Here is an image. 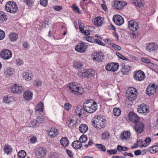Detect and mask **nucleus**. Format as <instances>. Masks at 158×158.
<instances>
[{"label": "nucleus", "instance_id": "5fc2aeb1", "mask_svg": "<svg viewBox=\"0 0 158 158\" xmlns=\"http://www.w3.org/2000/svg\"><path fill=\"white\" fill-rule=\"evenodd\" d=\"M112 47L115 50L117 51L120 50L121 49V47L117 45L114 44H112Z\"/></svg>", "mask_w": 158, "mask_h": 158}, {"label": "nucleus", "instance_id": "9d476101", "mask_svg": "<svg viewBox=\"0 0 158 158\" xmlns=\"http://www.w3.org/2000/svg\"><path fill=\"white\" fill-rule=\"evenodd\" d=\"M12 55L11 52L8 49H3L0 52V56L3 60L9 59L11 57Z\"/></svg>", "mask_w": 158, "mask_h": 158}, {"label": "nucleus", "instance_id": "6e6d98bb", "mask_svg": "<svg viewBox=\"0 0 158 158\" xmlns=\"http://www.w3.org/2000/svg\"><path fill=\"white\" fill-rule=\"evenodd\" d=\"M43 118L42 116L38 117L37 118V119L36 120L37 121V123H38L39 127V126L40 123H42L43 122Z\"/></svg>", "mask_w": 158, "mask_h": 158}, {"label": "nucleus", "instance_id": "603ef678", "mask_svg": "<svg viewBox=\"0 0 158 158\" xmlns=\"http://www.w3.org/2000/svg\"><path fill=\"white\" fill-rule=\"evenodd\" d=\"M117 150L116 149H110L107 150L108 154L110 155L116 154L117 152Z\"/></svg>", "mask_w": 158, "mask_h": 158}, {"label": "nucleus", "instance_id": "a19ab883", "mask_svg": "<svg viewBox=\"0 0 158 158\" xmlns=\"http://www.w3.org/2000/svg\"><path fill=\"white\" fill-rule=\"evenodd\" d=\"M121 111L118 108H115L113 110V114L116 116H118L121 114Z\"/></svg>", "mask_w": 158, "mask_h": 158}, {"label": "nucleus", "instance_id": "2eb2a0df", "mask_svg": "<svg viewBox=\"0 0 158 158\" xmlns=\"http://www.w3.org/2000/svg\"><path fill=\"white\" fill-rule=\"evenodd\" d=\"M114 4L113 6L114 8L117 10H121L122 9L124 6L127 5V3L125 2L118 1L115 0L113 1Z\"/></svg>", "mask_w": 158, "mask_h": 158}, {"label": "nucleus", "instance_id": "473e14b6", "mask_svg": "<svg viewBox=\"0 0 158 158\" xmlns=\"http://www.w3.org/2000/svg\"><path fill=\"white\" fill-rule=\"evenodd\" d=\"M61 144L64 147H67L69 144V141L66 137L62 138L60 140Z\"/></svg>", "mask_w": 158, "mask_h": 158}, {"label": "nucleus", "instance_id": "cd10ccee", "mask_svg": "<svg viewBox=\"0 0 158 158\" xmlns=\"http://www.w3.org/2000/svg\"><path fill=\"white\" fill-rule=\"evenodd\" d=\"M88 129L87 126L85 124H81L79 126V131L82 133H86Z\"/></svg>", "mask_w": 158, "mask_h": 158}, {"label": "nucleus", "instance_id": "b1692460", "mask_svg": "<svg viewBox=\"0 0 158 158\" xmlns=\"http://www.w3.org/2000/svg\"><path fill=\"white\" fill-rule=\"evenodd\" d=\"M102 19L100 17H97L92 20L93 23L96 27L100 26L102 25L103 22Z\"/></svg>", "mask_w": 158, "mask_h": 158}, {"label": "nucleus", "instance_id": "1a4fd4ad", "mask_svg": "<svg viewBox=\"0 0 158 158\" xmlns=\"http://www.w3.org/2000/svg\"><path fill=\"white\" fill-rule=\"evenodd\" d=\"M144 124L139 121L135 123L134 129L136 132L141 134L142 133L144 128Z\"/></svg>", "mask_w": 158, "mask_h": 158}, {"label": "nucleus", "instance_id": "bf43d9fd", "mask_svg": "<svg viewBox=\"0 0 158 158\" xmlns=\"http://www.w3.org/2000/svg\"><path fill=\"white\" fill-rule=\"evenodd\" d=\"M23 46L26 50L28 49L30 46L29 44L27 42H24L23 43Z\"/></svg>", "mask_w": 158, "mask_h": 158}, {"label": "nucleus", "instance_id": "f257e3e1", "mask_svg": "<svg viewBox=\"0 0 158 158\" xmlns=\"http://www.w3.org/2000/svg\"><path fill=\"white\" fill-rule=\"evenodd\" d=\"M92 122V125L99 129L104 128L106 126V120L102 116H98L95 119L93 120Z\"/></svg>", "mask_w": 158, "mask_h": 158}, {"label": "nucleus", "instance_id": "a18cd8bd", "mask_svg": "<svg viewBox=\"0 0 158 158\" xmlns=\"http://www.w3.org/2000/svg\"><path fill=\"white\" fill-rule=\"evenodd\" d=\"M83 38L86 40L91 43H94V42L95 41V39L92 36H84V37Z\"/></svg>", "mask_w": 158, "mask_h": 158}, {"label": "nucleus", "instance_id": "bb28decb", "mask_svg": "<svg viewBox=\"0 0 158 158\" xmlns=\"http://www.w3.org/2000/svg\"><path fill=\"white\" fill-rule=\"evenodd\" d=\"M23 76L25 80L29 81L32 78L33 75L32 73L29 72L28 70H27L24 73Z\"/></svg>", "mask_w": 158, "mask_h": 158}, {"label": "nucleus", "instance_id": "58836bf2", "mask_svg": "<svg viewBox=\"0 0 158 158\" xmlns=\"http://www.w3.org/2000/svg\"><path fill=\"white\" fill-rule=\"evenodd\" d=\"M12 97L10 96H9L8 95L5 96L3 98V102L7 103H9L11 102L13 100Z\"/></svg>", "mask_w": 158, "mask_h": 158}, {"label": "nucleus", "instance_id": "72a5a7b5", "mask_svg": "<svg viewBox=\"0 0 158 158\" xmlns=\"http://www.w3.org/2000/svg\"><path fill=\"white\" fill-rule=\"evenodd\" d=\"M66 123L67 126L71 129L74 128L76 127V124L74 123V120L73 119H69V120H68Z\"/></svg>", "mask_w": 158, "mask_h": 158}, {"label": "nucleus", "instance_id": "7ed1b4c3", "mask_svg": "<svg viewBox=\"0 0 158 158\" xmlns=\"http://www.w3.org/2000/svg\"><path fill=\"white\" fill-rule=\"evenodd\" d=\"M6 10L10 13H16L18 10V6L15 2L14 1H9L7 2L5 6Z\"/></svg>", "mask_w": 158, "mask_h": 158}, {"label": "nucleus", "instance_id": "c03bdc74", "mask_svg": "<svg viewBox=\"0 0 158 158\" xmlns=\"http://www.w3.org/2000/svg\"><path fill=\"white\" fill-rule=\"evenodd\" d=\"M95 146L98 148L102 152H105L106 151L105 146L102 144H96Z\"/></svg>", "mask_w": 158, "mask_h": 158}, {"label": "nucleus", "instance_id": "6ab92c4d", "mask_svg": "<svg viewBox=\"0 0 158 158\" xmlns=\"http://www.w3.org/2000/svg\"><path fill=\"white\" fill-rule=\"evenodd\" d=\"M23 88L21 86L16 84H15L12 85L11 90V92L14 93L20 94L22 92Z\"/></svg>", "mask_w": 158, "mask_h": 158}, {"label": "nucleus", "instance_id": "5701e85b", "mask_svg": "<svg viewBox=\"0 0 158 158\" xmlns=\"http://www.w3.org/2000/svg\"><path fill=\"white\" fill-rule=\"evenodd\" d=\"M33 93L30 90H27L23 94V98L26 100L29 101L32 100Z\"/></svg>", "mask_w": 158, "mask_h": 158}, {"label": "nucleus", "instance_id": "680f3d73", "mask_svg": "<svg viewBox=\"0 0 158 158\" xmlns=\"http://www.w3.org/2000/svg\"><path fill=\"white\" fill-rule=\"evenodd\" d=\"M71 105L69 103H66L64 105V108L66 110H69L71 108Z\"/></svg>", "mask_w": 158, "mask_h": 158}, {"label": "nucleus", "instance_id": "9b49d317", "mask_svg": "<svg viewBox=\"0 0 158 158\" xmlns=\"http://www.w3.org/2000/svg\"><path fill=\"white\" fill-rule=\"evenodd\" d=\"M133 76L134 79L138 81L143 80L145 77L144 73L141 70L135 72Z\"/></svg>", "mask_w": 158, "mask_h": 158}, {"label": "nucleus", "instance_id": "e2e57ef3", "mask_svg": "<svg viewBox=\"0 0 158 158\" xmlns=\"http://www.w3.org/2000/svg\"><path fill=\"white\" fill-rule=\"evenodd\" d=\"M53 8L56 11H59L62 9V6H54L53 7Z\"/></svg>", "mask_w": 158, "mask_h": 158}, {"label": "nucleus", "instance_id": "3c124183", "mask_svg": "<svg viewBox=\"0 0 158 158\" xmlns=\"http://www.w3.org/2000/svg\"><path fill=\"white\" fill-rule=\"evenodd\" d=\"M72 8L74 11L78 13V14H81V13L80 12V9L78 8V6H75L74 5L72 6Z\"/></svg>", "mask_w": 158, "mask_h": 158}, {"label": "nucleus", "instance_id": "dca6fc26", "mask_svg": "<svg viewBox=\"0 0 158 158\" xmlns=\"http://www.w3.org/2000/svg\"><path fill=\"white\" fill-rule=\"evenodd\" d=\"M113 20L115 24L118 26H121L123 24L124 20L122 16L119 15H114L113 18Z\"/></svg>", "mask_w": 158, "mask_h": 158}, {"label": "nucleus", "instance_id": "e433bc0d", "mask_svg": "<svg viewBox=\"0 0 158 158\" xmlns=\"http://www.w3.org/2000/svg\"><path fill=\"white\" fill-rule=\"evenodd\" d=\"M131 135V133L130 132L128 131H124L123 133L121 135L122 138L123 139H127L129 138Z\"/></svg>", "mask_w": 158, "mask_h": 158}, {"label": "nucleus", "instance_id": "412c9836", "mask_svg": "<svg viewBox=\"0 0 158 158\" xmlns=\"http://www.w3.org/2000/svg\"><path fill=\"white\" fill-rule=\"evenodd\" d=\"M93 55L94 60L97 61L98 62H101L103 59L104 56L101 52H95Z\"/></svg>", "mask_w": 158, "mask_h": 158}, {"label": "nucleus", "instance_id": "f3484780", "mask_svg": "<svg viewBox=\"0 0 158 158\" xmlns=\"http://www.w3.org/2000/svg\"><path fill=\"white\" fill-rule=\"evenodd\" d=\"M128 25L130 30L133 32L137 31L139 27L138 23L134 20H132L129 21Z\"/></svg>", "mask_w": 158, "mask_h": 158}, {"label": "nucleus", "instance_id": "4d7b16f0", "mask_svg": "<svg viewBox=\"0 0 158 158\" xmlns=\"http://www.w3.org/2000/svg\"><path fill=\"white\" fill-rule=\"evenodd\" d=\"M16 64L18 66H21L23 64V62L20 59H17L16 60Z\"/></svg>", "mask_w": 158, "mask_h": 158}, {"label": "nucleus", "instance_id": "4468645a", "mask_svg": "<svg viewBox=\"0 0 158 158\" xmlns=\"http://www.w3.org/2000/svg\"><path fill=\"white\" fill-rule=\"evenodd\" d=\"M149 111V110L148 107L144 103H142L138 106L137 112L139 113L145 115L146 114L148 113Z\"/></svg>", "mask_w": 158, "mask_h": 158}, {"label": "nucleus", "instance_id": "de8ad7c7", "mask_svg": "<svg viewBox=\"0 0 158 158\" xmlns=\"http://www.w3.org/2000/svg\"><path fill=\"white\" fill-rule=\"evenodd\" d=\"M23 1L29 7H31L33 5L34 2L32 0H23Z\"/></svg>", "mask_w": 158, "mask_h": 158}, {"label": "nucleus", "instance_id": "c756f323", "mask_svg": "<svg viewBox=\"0 0 158 158\" xmlns=\"http://www.w3.org/2000/svg\"><path fill=\"white\" fill-rule=\"evenodd\" d=\"M9 37L11 41H15L18 38V35L15 33L12 32L9 35Z\"/></svg>", "mask_w": 158, "mask_h": 158}, {"label": "nucleus", "instance_id": "0eeeda50", "mask_svg": "<svg viewBox=\"0 0 158 158\" xmlns=\"http://www.w3.org/2000/svg\"><path fill=\"white\" fill-rule=\"evenodd\" d=\"M47 133L51 139L56 138L59 134V130L55 128H51L47 131Z\"/></svg>", "mask_w": 158, "mask_h": 158}, {"label": "nucleus", "instance_id": "393cba45", "mask_svg": "<svg viewBox=\"0 0 158 158\" xmlns=\"http://www.w3.org/2000/svg\"><path fill=\"white\" fill-rule=\"evenodd\" d=\"M14 72V69L10 68H6L4 70V75L6 77L8 78L12 76Z\"/></svg>", "mask_w": 158, "mask_h": 158}, {"label": "nucleus", "instance_id": "0e129e2a", "mask_svg": "<svg viewBox=\"0 0 158 158\" xmlns=\"http://www.w3.org/2000/svg\"><path fill=\"white\" fill-rule=\"evenodd\" d=\"M30 140L31 143L34 144L37 142V139L35 136H33L30 138Z\"/></svg>", "mask_w": 158, "mask_h": 158}, {"label": "nucleus", "instance_id": "79ce46f5", "mask_svg": "<svg viewBox=\"0 0 158 158\" xmlns=\"http://www.w3.org/2000/svg\"><path fill=\"white\" fill-rule=\"evenodd\" d=\"M26 156V153L24 150H21L18 153V156L19 158H24Z\"/></svg>", "mask_w": 158, "mask_h": 158}, {"label": "nucleus", "instance_id": "ddd939ff", "mask_svg": "<svg viewBox=\"0 0 158 158\" xmlns=\"http://www.w3.org/2000/svg\"><path fill=\"white\" fill-rule=\"evenodd\" d=\"M87 48V46L85 45V44L82 42L76 45L75 49L77 52L82 53L85 52Z\"/></svg>", "mask_w": 158, "mask_h": 158}, {"label": "nucleus", "instance_id": "20e7f679", "mask_svg": "<svg viewBox=\"0 0 158 158\" xmlns=\"http://www.w3.org/2000/svg\"><path fill=\"white\" fill-rule=\"evenodd\" d=\"M69 88L71 92L75 95L81 94L84 92L83 88L79 86L78 85L75 84V83L74 82L72 84H70Z\"/></svg>", "mask_w": 158, "mask_h": 158}, {"label": "nucleus", "instance_id": "4be33fe9", "mask_svg": "<svg viewBox=\"0 0 158 158\" xmlns=\"http://www.w3.org/2000/svg\"><path fill=\"white\" fill-rule=\"evenodd\" d=\"M122 67L121 72L123 74H128L131 72V67L130 66H126L123 63H122L121 65Z\"/></svg>", "mask_w": 158, "mask_h": 158}, {"label": "nucleus", "instance_id": "864d4df0", "mask_svg": "<svg viewBox=\"0 0 158 158\" xmlns=\"http://www.w3.org/2000/svg\"><path fill=\"white\" fill-rule=\"evenodd\" d=\"M48 0H40V4L42 6L46 7L48 4Z\"/></svg>", "mask_w": 158, "mask_h": 158}, {"label": "nucleus", "instance_id": "39448f33", "mask_svg": "<svg viewBox=\"0 0 158 158\" xmlns=\"http://www.w3.org/2000/svg\"><path fill=\"white\" fill-rule=\"evenodd\" d=\"M137 90L135 88L133 87L128 88L126 92V94L129 100L132 101L136 98Z\"/></svg>", "mask_w": 158, "mask_h": 158}, {"label": "nucleus", "instance_id": "c85d7f7f", "mask_svg": "<svg viewBox=\"0 0 158 158\" xmlns=\"http://www.w3.org/2000/svg\"><path fill=\"white\" fill-rule=\"evenodd\" d=\"M7 19L6 14L3 11H0V23H4Z\"/></svg>", "mask_w": 158, "mask_h": 158}, {"label": "nucleus", "instance_id": "f8f14e48", "mask_svg": "<svg viewBox=\"0 0 158 158\" xmlns=\"http://www.w3.org/2000/svg\"><path fill=\"white\" fill-rule=\"evenodd\" d=\"M157 88L154 84L149 85L146 89V94L149 96L153 95L156 93Z\"/></svg>", "mask_w": 158, "mask_h": 158}, {"label": "nucleus", "instance_id": "a211bd4d", "mask_svg": "<svg viewBox=\"0 0 158 158\" xmlns=\"http://www.w3.org/2000/svg\"><path fill=\"white\" fill-rule=\"evenodd\" d=\"M128 116L131 122H132L135 123L139 121V116L133 112H130Z\"/></svg>", "mask_w": 158, "mask_h": 158}, {"label": "nucleus", "instance_id": "37998d69", "mask_svg": "<svg viewBox=\"0 0 158 158\" xmlns=\"http://www.w3.org/2000/svg\"><path fill=\"white\" fill-rule=\"evenodd\" d=\"M29 125L30 127L36 128L39 127V124L38 123H37V121H36V120L34 119L31 120L30 123Z\"/></svg>", "mask_w": 158, "mask_h": 158}, {"label": "nucleus", "instance_id": "c9c22d12", "mask_svg": "<svg viewBox=\"0 0 158 158\" xmlns=\"http://www.w3.org/2000/svg\"><path fill=\"white\" fill-rule=\"evenodd\" d=\"M82 64L79 61H75L74 62L73 67L76 69H81L82 68Z\"/></svg>", "mask_w": 158, "mask_h": 158}, {"label": "nucleus", "instance_id": "4c0bfd02", "mask_svg": "<svg viewBox=\"0 0 158 158\" xmlns=\"http://www.w3.org/2000/svg\"><path fill=\"white\" fill-rule=\"evenodd\" d=\"M143 0H134L133 3L137 7H140L143 6Z\"/></svg>", "mask_w": 158, "mask_h": 158}, {"label": "nucleus", "instance_id": "423d86ee", "mask_svg": "<svg viewBox=\"0 0 158 158\" xmlns=\"http://www.w3.org/2000/svg\"><path fill=\"white\" fill-rule=\"evenodd\" d=\"M95 74L94 70L89 69L84 70L83 71L80 72L78 75H81L83 77L91 78L94 77Z\"/></svg>", "mask_w": 158, "mask_h": 158}, {"label": "nucleus", "instance_id": "f03ea898", "mask_svg": "<svg viewBox=\"0 0 158 158\" xmlns=\"http://www.w3.org/2000/svg\"><path fill=\"white\" fill-rule=\"evenodd\" d=\"M97 104L95 102L92 103L87 100L84 103L83 108L85 109V112L89 113H92L97 110Z\"/></svg>", "mask_w": 158, "mask_h": 158}, {"label": "nucleus", "instance_id": "49530a36", "mask_svg": "<svg viewBox=\"0 0 158 158\" xmlns=\"http://www.w3.org/2000/svg\"><path fill=\"white\" fill-rule=\"evenodd\" d=\"M129 149L127 147H123L120 145H118L117 146V150L119 152H121L122 151H125Z\"/></svg>", "mask_w": 158, "mask_h": 158}, {"label": "nucleus", "instance_id": "6e6552de", "mask_svg": "<svg viewBox=\"0 0 158 158\" xmlns=\"http://www.w3.org/2000/svg\"><path fill=\"white\" fill-rule=\"evenodd\" d=\"M119 65L117 63H108L106 66V69L108 71L115 72L119 68Z\"/></svg>", "mask_w": 158, "mask_h": 158}, {"label": "nucleus", "instance_id": "774afa93", "mask_svg": "<svg viewBox=\"0 0 158 158\" xmlns=\"http://www.w3.org/2000/svg\"><path fill=\"white\" fill-rule=\"evenodd\" d=\"M66 152L69 156L72 157L73 156V154H72V152L70 150L68 149H66Z\"/></svg>", "mask_w": 158, "mask_h": 158}, {"label": "nucleus", "instance_id": "13d9d810", "mask_svg": "<svg viewBox=\"0 0 158 158\" xmlns=\"http://www.w3.org/2000/svg\"><path fill=\"white\" fill-rule=\"evenodd\" d=\"M94 43H95L97 44H98L99 45L103 46H105V44L102 41H100L98 39H95V41L94 42Z\"/></svg>", "mask_w": 158, "mask_h": 158}, {"label": "nucleus", "instance_id": "338daca9", "mask_svg": "<svg viewBox=\"0 0 158 158\" xmlns=\"http://www.w3.org/2000/svg\"><path fill=\"white\" fill-rule=\"evenodd\" d=\"M85 109L83 107L82 108L81 106V109L80 110L79 113L78 114V116L80 118L81 117L82 114H85L84 111H85Z\"/></svg>", "mask_w": 158, "mask_h": 158}, {"label": "nucleus", "instance_id": "7c9ffc66", "mask_svg": "<svg viewBox=\"0 0 158 158\" xmlns=\"http://www.w3.org/2000/svg\"><path fill=\"white\" fill-rule=\"evenodd\" d=\"M4 152L7 154L9 155L10 153L12 152V149L10 145L8 144L5 145L3 148Z\"/></svg>", "mask_w": 158, "mask_h": 158}, {"label": "nucleus", "instance_id": "aec40b11", "mask_svg": "<svg viewBox=\"0 0 158 158\" xmlns=\"http://www.w3.org/2000/svg\"><path fill=\"white\" fill-rule=\"evenodd\" d=\"M146 49L149 52L156 51L158 49V45L153 43L148 44L146 46Z\"/></svg>", "mask_w": 158, "mask_h": 158}, {"label": "nucleus", "instance_id": "8fccbe9b", "mask_svg": "<svg viewBox=\"0 0 158 158\" xmlns=\"http://www.w3.org/2000/svg\"><path fill=\"white\" fill-rule=\"evenodd\" d=\"M33 84L36 87H39L41 85L42 81L39 79H37L34 81Z\"/></svg>", "mask_w": 158, "mask_h": 158}, {"label": "nucleus", "instance_id": "052dcab7", "mask_svg": "<svg viewBox=\"0 0 158 158\" xmlns=\"http://www.w3.org/2000/svg\"><path fill=\"white\" fill-rule=\"evenodd\" d=\"M5 37V32L2 30L0 29V40H3Z\"/></svg>", "mask_w": 158, "mask_h": 158}, {"label": "nucleus", "instance_id": "09e8293b", "mask_svg": "<svg viewBox=\"0 0 158 158\" xmlns=\"http://www.w3.org/2000/svg\"><path fill=\"white\" fill-rule=\"evenodd\" d=\"M79 140L81 143L85 142L88 140V137L86 135H82L79 139Z\"/></svg>", "mask_w": 158, "mask_h": 158}, {"label": "nucleus", "instance_id": "69168bd1", "mask_svg": "<svg viewBox=\"0 0 158 158\" xmlns=\"http://www.w3.org/2000/svg\"><path fill=\"white\" fill-rule=\"evenodd\" d=\"M82 24H83L82 23ZM84 27L85 26L84 25L81 24H80L79 26L80 31L82 33H83L84 31Z\"/></svg>", "mask_w": 158, "mask_h": 158}, {"label": "nucleus", "instance_id": "2f4dec72", "mask_svg": "<svg viewBox=\"0 0 158 158\" xmlns=\"http://www.w3.org/2000/svg\"><path fill=\"white\" fill-rule=\"evenodd\" d=\"M36 110L38 111L40 113H41L44 109V104L42 102H40L38 103L35 107Z\"/></svg>", "mask_w": 158, "mask_h": 158}, {"label": "nucleus", "instance_id": "ea45409f", "mask_svg": "<svg viewBox=\"0 0 158 158\" xmlns=\"http://www.w3.org/2000/svg\"><path fill=\"white\" fill-rule=\"evenodd\" d=\"M110 136V133L107 131H106L102 133V139L106 140L109 138Z\"/></svg>", "mask_w": 158, "mask_h": 158}, {"label": "nucleus", "instance_id": "f704fd0d", "mask_svg": "<svg viewBox=\"0 0 158 158\" xmlns=\"http://www.w3.org/2000/svg\"><path fill=\"white\" fill-rule=\"evenodd\" d=\"M149 152L151 153H155L158 152V146L154 145L149 147L148 149Z\"/></svg>", "mask_w": 158, "mask_h": 158}, {"label": "nucleus", "instance_id": "a878e982", "mask_svg": "<svg viewBox=\"0 0 158 158\" xmlns=\"http://www.w3.org/2000/svg\"><path fill=\"white\" fill-rule=\"evenodd\" d=\"M72 146L74 149H78L81 148L82 145L81 142L79 140L74 141L72 144Z\"/></svg>", "mask_w": 158, "mask_h": 158}]
</instances>
